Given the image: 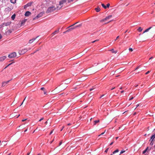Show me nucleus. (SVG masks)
Segmentation results:
<instances>
[{
    "label": "nucleus",
    "instance_id": "nucleus-51",
    "mask_svg": "<svg viewBox=\"0 0 155 155\" xmlns=\"http://www.w3.org/2000/svg\"><path fill=\"white\" fill-rule=\"evenodd\" d=\"M44 93L45 94H47V92L45 91H44Z\"/></svg>",
    "mask_w": 155,
    "mask_h": 155
},
{
    "label": "nucleus",
    "instance_id": "nucleus-64",
    "mask_svg": "<svg viewBox=\"0 0 155 155\" xmlns=\"http://www.w3.org/2000/svg\"><path fill=\"white\" fill-rule=\"evenodd\" d=\"M71 124H70V123H69V124H67L68 125V126H69V125H71Z\"/></svg>",
    "mask_w": 155,
    "mask_h": 155
},
{
    "label": "nucleus",
    "instance_id": "nucleus-4",
    "mask_svg": "<svg viewBox=\"0 0 155 155\" xmlns=\"http://www.w3.org/2000/svg\"><path fill=\"white\" fill-rule=\"evenodd\" d=\"M43 12H41L38 15H37L35 18H33V20H35L36 19H38L39 18L42 17L43 15Z\"/></svg>",
    "mask_w": 155,
    "mask_h": 155
},
{
    "label": "nucleus",
    "instance_id": "nucleus-35",
    "mask_svg": "<svg viewBox=\"0 0 155 155\" xmlns=\"http://www.w3.org/2000/svg\"><path fill=\"white\" fill-rule=\"evenodd\" d=\"M77 23H78V22L75 23H74V24H73V25H71V26H70L68 27V28H70V27H72V26H73L74 25H75Z\"/></svg>",
    "mask_w": 155,
    "mask_h": 155
},
{
    "label": "nucleus",
    "instance_id": "nucleus-37",
    "mask_svg": "<svg viewBox=\"0 0 155 155\" xmlns=\"http://www.w3.org/2000/svg\"><path fill=\"white\" fill-rule=\"evenodd\" d=\"M10 81V80H9V81H7L5 82H4V83H5V84H7L8 83V82Z\"/></svg>",
    "mask_w": 155,
    "mask_h": 155
},
{
    "label": "nucleus",
    "instance_id": "nucleus-49",
    "mask_svg": "<svg viewBox=\"0 0 155 155\" xmlns=\"http://www.w3.org/2000/svg\"><path fill=\"white\" fill-rule=\"evenodd\" d=\"M98 41V39L96 40H95V41H92V43H94V42H96V41Z\"/></svg>",
    "mask_w": 155,
    "mask_h": 155
},
{
    "label": "nucleus",
    "instance_id": "nucleus-3",
    "mask_svg": "<svg viewBox=\"0 0 155 155\" xmlns=\"http://www.w3.org/2000/svg\"><path fill=\"white\" fill-rule=\"evenodd\" d=\"M16 53L15 52H12L9 54L8 55V57L9 58H13L16 56Z\"/></svg>",
    "mask_w": 155,
    "mask_h": 155
},
{
    "label": "nucleus",
    "instance_id": "nucleus-63",
    "mask_svg": "<svg viewBox=\"0 0 155 155\" xmlns=\"http://www.w3.org/2000/svg\"><path fill=\"white\" fill-rule=\"evenodd\" d=\"M90 94L91 96L93 95V94L92 93H91Z\"/></svg>",
    "mask_w": 155,
    "mask_h": 155
},
{
    "label": "nucleus",
    "instance_id": "nucleus-5",
    "mask_svg": "<svg viewBox=\"0 0 155 155\" xmlns=\"http://www.w3.org/2000/svg\"><path fill=\"white\" fill-rule=\"evenodd\" d=\"M112 15H110L106 17L104 19H103L101 21H105L107 20L110 18H111L112 17Z\"/></svg>",
    "mask_w": 155,
    "mask_h": 155
},
{
    "label": "nucleus",
    "instance_id": "nucleus-53",
    "mask_svg": "<svg viewBox=\"0 0 155 155\" xmlns=\"http://www.w3.org/2000/svg\"><path fill=\"white\" fill-rule=\"evenodd\" d=\"M94 88H90L89 90H90V91H92L94 89Z\"/></svg>",
    "mask_w": 155,
    "mask_h": 155
},
{
    "label": "nucleus",
    "instance_id": "nucleus-36",
    "mask_svg": "<svg viewBox=\"0 0 155 155\" xmlns=\"http://www.w3.org/2000/svg\"><path fill=\"white\" fill-rule=\"evenodd\" d=\"M72 28H69V29L67 30V31H68V32H69L70 31L72 30Z\"/></svg>",
    "mask_w": 155,
    "mask_h": 155
},
{
    "label": "nucleus",
    "instance_id": "nucleus-10",
    "mask_svg": "<svg viewBox=\"0 0 155 155\" xmlns=\"http://www.w3.org/2000/svg\"><path fill=\"white\" fill-rule=\"evenodd\" d=\"M31 14V13L29 11H27L25 13V16H28L29 15Z\"/></svg>",
    "mask_w": 155,
    "mask_h": 155
},
{
    "label": "nucleus",
    "instance_id": "nucleus-8",
    "mask_svg": "<svg viewBox=\"0 0 155 155\" xmlns=\"http://www.w3.org/2000/svg\"><path fill=\"white\" fill-rule=\"evenodd\" d=\"M11 22H4L3 23V25H5V26H7L8 25H9L11 23Z\"/></svg>",
    "mask_w": 155,
    "mask_h": 155
},
{
    "label": "nucleus",
    "instance_id": "nucleus-56",
    "mask_svg": "<svg viewBox=\"0 0 155 155\" xmlns=\"http://www.w3.org/2000/svg\"><path fill=\"white\" fill-rule=\"evenodd\" d=\"M114 143V142L113 141V142H112L110 144V145H112V144H113Z\"/></svg>",
    "mask_w": 155,
    "mask_h": 155
},
{
    "label": "nucleus",
    "instance_id": "nucleus-47",
    "mask_svg": "<svg viewBox=\"0 0 155 155\" xmlns=\"http://www.w3.org/2000/svg\"><path fill=\"white\" fill-rule=\"evenodd\" d=\"M43 119H44V118H43V117H42V118H41V119H40L39 120V121H41V120H43Z\"/></svg>",
    "mask_w": 155,
    "mask_h": 155
},
{
    "label": "nucleus",
    "instance_id": "nucleus-42",
    "mask_svg": "<svg viewBox=\"0 0 155 155\" xmlns=\"http://www.w3.org/2000/svg\"><path fill=\"white\" fill-rule=\"evenodd\" d=\"M140 66H138L135 69V70H137L139 68Z\"/></svg>",
    "mask_w": 155,
    "mask_h": 155
},
{
    "label": "nucleus",
    "instance_id": "nucleus-62",
    "mask_svg": "<svg viewBox=\"0 0 155 155\" xmlns=\"http://www.w3.org/2000/svg\"><path fill=\"white\" fill-rule=\"evenodd\" d=\"M153 57H150V58H149V60H150V59H152L153 58Z\"/></svg>",
    "mask_w": 155,
    "mask_h": 155
},
{
    "label": "nucleus",
    "instance_id": "nucleus-24",
    "mask_svg": "<svg viewBox=\"0 0 155 155\" xmlns=\"http://www.w3.org/2000/svg\"><path fill=\"white\" fill-rule=\"evenodd\" d=\"M118 152L119 150L118 149H117L113 152V154H114Z\"/></svg>",
    "mask_w": 155,
    "mask_h": 155
},
{
    "label": "nucleus",
    "instance_id": "nucleus-20",
    "mask_svg": "<svg viewBox=\"0 0 155 155\" xmlns=\"http://www.w3.org/2000/svg\"><path fill=\"white\" fill-rule=\"evenodd\" d=\"M100 121L99 120H95L94 121V125H95L97 123L99 122Z\"/></svg>",
    "mask_w": 155,
    "mask_h": 155
},
{
    "label": "nucleus",
    "instance_id": "nucleus-26",
    "mask_svg": "<svg viewBox=\"0 0 155 155\" xmlns=\"http://www.w3.org/2000/svg\"><path fill=\"white\" fill-rule=\"evenodd\" d=\"M6 84H5V83H4V82H3L2 83V87H4L5 86Z\"/></svg>",
    "mask_w": 155,
    "mask_h": 155
},
{
    "label": "nucleus",
    "instance_id": "nucleus-11",
    "mask_svg": "<svg viewBox=\"0 0 155 155\" xmlns=\"http://www.w3.org/2000/svg\"><path fill=\"white\" fill-rule=\"evenodd\" d=\"M27 19H26L22 20L21 22V25H24Z\"/></svg>",
    "mask_w": 155,
    "mask_h": 155
},
{
    "label": "nucleus",
    "instance_id": "nucleus-7",
    "mask_svg": "<svg viewBox=\"0 0 155 155\" xmlns=\"http://www.w3.org/2000/svg\"><path fill=\"white\" fill-rule=\"evenodd\" d=\"M6 58V56H4L0 57V61H2Z\"/></svg>",
    "mask_w": 155,
    "mask_h": 155
},
{
    "label": "nucleus",
    "instance_id": "nucleus-45",
    "mask_svg": "<svg viewBox=\"0 0 155 155\" xmlns=\"http://www.w3.org/2000/svg\"><path fill=\"white\" fill-rule=\"evenodd\" d=\"M134 98V97H131L130 98V99H129V101L131 100H132L133 99V98Z\"/></svg>",
    "mask_w": 155,
    "mask_h": 155
},
{
    "label": "nucleus",
    "instance_id": "nucleus-44",
    "mask_svg": "<svg viewBox=\"0 0 155 155\" xmlns=\"http://www.w3.org/2000/svg\"><path fill=\"white\" fill-rule=\"evenodd\" d=\"M26 98V97H25V99H24V100H23V101L22 102V103H21V105H20V106H21V105L23 104V102H24V101L25 100V99Z\"/></svg>",
    "mask_w": 155,
    "mask_h": 155
},
{
    "label": "nucleus",
    "instance_id": "nucleus-19",
    "mask_svg": "<svg viewBox=\"0 0 155 155\" xmlns=\"http://www.w3.org/2000/svg\"><path fill=\"white\" fill-rule=\"evenodd\" d=\"M12 9L9 7H8L5 8V10L7 11H10Z\"/></svg>",
    "mask_w": 155,
    "mask_h": 155
},
{
    "label": "nucleus",
    "instance_id": "nucleus-18",
    "mask_svg": "<svg viewBox=\"0 0 155 155\" xmlns=\"http://www.w3.org/2000/svg\"><path fill=\"white\" fill-rule=\"evenodd\" d=\"M59 29H58V30H55L54 32L52 33V34L53 35H55L56 33H58L59 31Z\"/></svg>",
    "mask_w": 155,
    "mask_h": 155
},
{
    "label": "nucleus",
    "instance_id": "nucleus-59",
    "mask_svg": "<svg viewBox=\"0 0 155 155\" xmlns=\"http://www.w3.org/2000/svg\"><path fill=\"white\" fill-rule=\"evenodd\" d=\"M26 120V119H23L22 120V121L23 122H24V121H25Z\"/></svg>",
    "mask_w": 155,
    "mask_h": 155
},
{
    "label": "nucleus",
    "instance_id": "nucleus-15",
    "mask_svg": "<svg viewBox=\"0 0 155 155\" xmlns=\"http://www.w3.org/2000/svg\"><path fill=\"white\" fill-rule=\"evenodd\" d=\"M32 3V2L28 3L27 4H26V6H27L28 7L30 6L31 5Z\"/></svg>",
    "mask_w": 155,
    "mask_h": 155
},
{
    "label": "nucleus",
    "instance_id": "nucleus-21",
    "mask_svg": "<svg viewBox=\"0 0 155 155\" xmlns=\"http://www.w3.org/2000/svg\"><path fill=\"white\" fill-rule=\"evenodd\" d=\"M10 2L11 3H13V4H15L16 2V0H10Z\"/></svg>",
    "mask_w": 155,
    "mask_h": 155
},
{
    "label": "nucleus",
    "instance_id": "nucleus-48",
    "mask_svg": "<svg viewBox=\"0 0 155 155\" xmlns=\"http://www.w3.org/2000/svg\"><path fill=\"white\" fill-rule=\"evenodd\" d=\"M62 143V141H61L59 143V146H60Z\"/></svg>",
    "mask_w": 155,
    "mask_h": 155
},
{
    "label": "nucleus",
    "instance_id": "nucleus-17",
    "mask_svg": "<svg viewBox=\"0 0 155 155\" xmlns=\"http://www.w3.org/2000/svg\"><path fill=\"white\" fill-rule=\"evenodd\" d=\"M16 16V15L15 14H14L11 17V18L12 20H14L15 17Z\"/></svg>",
    "mask_w": 155,
    "mask_h": 155
},
{
    "label": "nucleus",
    "instance_id": "nucleus-13",
    "mask_svg": "<svg viewBox=\"0 0 155 155\" xmlns=\"http://www.w3.org/2000/svg\"><path fill=\"white\" fill-rule=\"evenodd\" d=\"M152 28V27H149L147 29H146V30H145V31H144L143 32V33H144L146 32H148L150 29H151V28Z\"/></svg>",
    "mask_w": 155,
    "mask_h": 155
},
{
    "label": "nucleus",
    "instance_id": "nucleus-14",
    "mask_svg": "<svg viewBox=\"0 0 155 155\" xmlns=\"http://www.w3.org/2000/svg\"><path fill=\"white\" fill-rule=\"evenodd\" d=\"M12 32V30H8L6 32V33L8 34L9 35L10 34H11Z\"/></svg>",
    "mask_w": 155,
    "mask_h": 155
},
{
    "label": "nucleus",
    "instance_id": "nucleus-41",
    "mask_svg": "<svg viewBox=\"0 0 155 155\" xmlns=\"http://www.w3.org/2000/svg\"><path fill=\"white\" fill-rule=\"evenodd\" d=\"M71 28H72V30L74 29H75V28H76L75 26H74V27H71Z\"/></svg>",
    "mask_w": 155,
    "mask_h": 155
},
{
    "label": "nucleus",
    "instance_id": "nucleus-52",
    "mask_svg": "<svg viewBox=\"0 0 155 155\" xmlns=\"http://www.w3.org/2000/svg\"><path fill=\"white\" fill-rule=\"evenodd\" d=\"M64 126H62V128L61 130V131L63 130V129L64 128Z\"/></svg>",
    "mask_w": 155,
    "mask_h": 155
},
{
    "label": "nucleus",
    "instance_id": "nucleus-50",
    "mask_svg": "<svg viewBox=\"0 0 155 155\" xmlns=\"http://www.w3.org/2000/svg\"><path fill=\"white\" fill-rule=\"evenodd\" d=\"M53 130H52L51 131V132L50 133L49 135H51L53 132Z\"/></svg>",
    "mask_w": 155,
    "mask_h": 155
},
{
    "label": "nucleus",
    "instance_id": "nucleus-46",
    "mask_svg": "<svg viewBox=\"0 0 155 155\" xmlns=\"http://www.w3.org/2000/svg\"><path fill=\"white\" fill-rule=\"evenodd\" d=\"M150 72V71H148L145 74L147 75V74H149Z\"/></svg>",
    "mask_w": 155,
    "mask_h": 155
},
{
    "label": "nucleus",
    "instance_id": "nucleus-28",
    "mask_svg": "<svg viewBox=\"0 0 155 155\" xmlns=\"http://www.w3.org/2000/svg\"><path fill=\"white\" fill-rule=\"evenodd\" d=\"M81 24L79 25H76V26H75L76 28H78V27H80L81 26Z\"/></svg>",
    "mask_w": 155,
    "mask_h": 155
},
{
    "label": "nucleus",
    "instance_id": "nucleus-40",
    "mask_svg": "<svg viewBox=\"0 0 155 155\" xmlns=\"http://www.w3.org/2000/svg\"><path fill=\"white\" fill-rule=\"evenodd\" d=\"M125 150H124V151H123V150H122L120 152V154H122V153H124V152H125Z\"/></svg>",
    "mask_w": 155,
    "mask_h": 155
},
{
    "label": "nucleus",
    "instance_id": "nucleus-9",
    "mask_svg": "<svg viewBox=\"0 0 155 155\" xmlns=\"http://www.w3.org/2000/svg\"><path fill=\"white\" fill-rule=\"evenodd\" d=\"M148 147H147V148L143 152V154H144L145 153L147 152V151L148 152L149 151H150V150L151 148L150 149V150H148Z\"/></svg>",
    "mask_w": 155,
    "mask_h": 155
},
{
    "label": "nucleus",
    "instance_id": "nucleus-60",
    "mask_svg": "<svg viewBox=\"0 0 155 155\" xmlns=\"http://www.w3.org/2000/svg\"><path fill=\"white\" fill-rule=\"evenodd\" d=\"M139 105H140L139 104H137V106H136V108H137V107H138V106H139Z\"/></svg>",
    "mask_w": 155,
    "mask_h": 155
},
{
    "label": "nucleus",
    "instance_id": "nucleus-29",
    "mask_svg": "<svg viewBox=\"0 0 155 155\" xmlns=\"http://www.w3.org/2000/svg\"><path fill=\"white\" fill-rule=\"evenodd\" d=\"M33 42V41L32 40V39H31V40H29V43L30 44H31Z\"/></svg>",
    "mask_w": 155,
    "mask_h": 155
},
{
    "label": "nucleus",
    "instance_id": "nucleus-6",
    "mask_svg": "<svg viewBox=\"0 0 155 155\" xmlns=\"http://www.w3.org/2000/svg\"><path fill=\"white\" fill-rule=\"evenodd\" d=\"M67 0H62L60 1L59 2V5H62L64 3H65L66 2Z\"/></svg>",
    "mask_w": 155,
    "mask_h": 155
},
{
    "label": "nucleus",
    "instance_id": "nucleus-31",
    "mask_svg": "<svg viewBox=\"0 0 155 155\" xmlns=\"http://www.w3.org/2000/svg\"><path fill=\"white\" fill-rule=\"evenodd\" d=\"M38 36L36 38H33L32 39V40L33 41V42L35 40H36V39L38 37Z\"/></svg>",
    "mask_w": 155,
    "mask_h": 155
},
{
    "label": "nucleus",
    "instance_id": "nucleus-27",
    "mask_svg": "<svg viewBox=\"0 0 155 155\" xmlns=\"http://www.w3.org/2000/svg\"><path fill=\"white\" fill-rule=\"evenodd\" d=\"M41 49V47H39L38 48V49L36 50V51H38L39 50H40Z\"/></svg>",
    "mask_w": 155,
    "mask_h": 155
},
{
    "label": "nucleus",
    "instance_id": "nucleus-38",
    "mask_svg": "<svg viewBox=\"0 0 155 155\" xmlns=\"http://www.w3.org/2000/svg\"><path fill=\"white\" fill-rule=\"evenodd\" d=\"M129 50L130 51H133V49L132 48H129Z\"/></svg>",
    "mask_w": 155,
    "mask_h": 155
},
{
    "label": "nucleus",
    "instance_id": "nucleus-54",
    "mask_svg": "<svg viewBox=\"0 0 155 155\" xmlns=\"http://www.w3.org/2000/svg\"><path fill=\"white\" fill-rule=\"evenodd\" d=\"M28 7L27 6H26V5H25L24 6V8H26Z\"/></svg>",
    "mask_w": 155,
    "mask_h": 155
},
{
    "label": "nucleus",
    "instance_id": "nucleus-34",
    "mask_svg": "<svg viewBox=\"0 0 155 155\" xmlns=\"http://www.w3.org/2000/svg\"><path fill=\"white\" fill-rule=\"evenodd\" d=\"M110 6V4L109 3H108L107 4L106 6L107 7V8H109V7Z\"/></svg>",
    "mask_w": 155,
    "mask_h": 155
},
{
    "label": "nucleus",
    "instance_id": "nucleus-43",
    "mask_svg": "<svg viewBox=\"0 0 155 155\" xmlns=\"http://www.w3.org/2000/svg\"><path fill=\"white\" fill-rule=\"evenodd\" d=\"M12 64V63H11L10 64H8L6 67H5V68H7V67H8L9 65H11Z\"/></svg>",
    "mask_w": 155,
    "mask_h": 155
},
{
    "label": "nucleus",
    "instance_id": "nucleus-22",
    "mask_svg": "<svg viewBox=\"0 0 155 155\" xmlns=\"http://www.w3.org/2000/svg\"><path fill=\"white\" fill-rule=\"evenodd\" d=\"M112 53H116L117 52V51H114L113 49H112L110 50Z\"/></svg>",
    "mask_w": 155,
    "mask_h": 155
},
{
    "label": "nucleus",
    "instance_id": "nucleus-12",
    "mask_svg": "<svg viewBox=\"0 0 155 155\" xmlns=\"http://www.w3.org/2000/svg\"><path fill=\"white\" fill-rule=\"evenodd\" d=\"M155 138V135L154 134L153 135L150 137V140H152V141H153V140Z\"/></svg>",
    "mask_w": 155,
    "mask_h": 155
},
{
    "label": "nucleus",
    "instance_id": "nucleus-25",
    "mask_svg": "<svg viewBox=\"0 0 155 155\" xmlns=\"http://www.w3.org/2000/svg\"><path fill=\"white\" fill-rule=\"evenodd\" d=\"M101 5L104 8L106 9L107 8V7L104 5V4H102Z\"/></svg>",
    "mask_w": 155,
    "mask_h": 155
},
{
    "label": "nucleus",
    "instance_id": "nucleus-1",
    "mask_svg": "<svg viewBox=\"0 0 155 155\" xmlns=\"http://www.w3.org/2000/svg\"><path fill=\"white\" fill-rule=\"evenodd\" d=\"M58 6L57 8H55L54 6L52 5L48 8L46 11V13H51L58 9Z\"/></svg>",
    "mask_w": 155,
    "mask_h": 155
},
{
    "label": "nucleus",
    "instance_id": "nucleus-33",
    "mask_svg": "<svg viewBox=\"0 0 155 155\" xmlns=\"http://www.w3.org/2000/svg\"><path fill=\"white\" fill-rule=\"evenodd\" d=\"M105 131H106V130H105L104 132L102 133L101 134L99 135L98 136V137H100V136L101 135L104 134V133L105 132Z\"/></svg>",
    "mask_w": 155,
    "mask_h": 155
},
{
    "label": "nucleus",
    "instance_id": "nucleus-55",
    "mask_svg": "<svg viewBox=\"0 0 155 155\" xmlns=\"http://www.w3.org/2000/svg\"><path fill=\"white\" fill-rule=\"evenodd\" d=\"M119 36H117V38H116V39H115V40H114V41H115L117 39H118L119 38Z\"/></svg>",
    "mask_w": 155,
    "mask_h": 155
},
{
    "label": "nucleus",
    "instance_id": "nucleus-58",
    "mask_svg": "<svg viewBox=\"0 0 155 155\" xmlns=\"http://www.w3.org/2000/svg\"><path fill=\"white\" fill-rule=\"evenodd\" d=\"M104 94H103L100 97V98H101V97H103L104 96Z\"/></svg>",
    "mask_w": 155,
    "mask_h": 155
},
{
    "label": "nucleus",
    "instance_id": "nucleus-32",
    "mask_svg": "<svg viewBox=\"0 0 155 155\" xmlns=\"http://www.w3.org/2000/svg\"><path fill=\"white\" fill-rule=\"evenodd\" d=\"M153 141H152V140H151V141L150 144L151 145H153Z\"/></svg>",
    "mask_w": 155,
    "mask_h": 155
},
{
    "label": "nucleus",
    "instance_id": "nucleus-61",
    "mask_svg": "<svg viewBox=\"0 0 155 155\" xmlns=\"http://www.w3.org/2000/svg\"><path fill=\"white\" fill-rule=\"evenodd\" d=\"M2 37L1 34H0V39L2 38Z\"/></svg>",
    "mask_w": 155,
    "mask_h": 155
},
{
    "label": "nucleus",
    "instance_id": "nucleus-23",
    "mask_svg": "<svg viewBox=\"0 0 155 155\" xmlns=\"http://www.w3.org/2000/svg\"><path fill=\"white\" fill-rule=\"evenodd\" d=\"M143 30V29L141 27H140L138 28L137 29V30L139 31V32H141Z\"/></svg>",
    "mask_w": 155,
    "mask_h": 155
},
{
    "label": "nucleus",
    "instance_id": "nucleus-2",
    "mask_svg": "<svg viewBox=\"0 0 155 155\" xmlns=\"http://www.w3.org/2000/svg\"><path fill=\"white\" fill-rule=\"evenodd\" d=\"M28 50L27 48H24L19 51L18 53L20 54H23L26 52Z\"/></svg>",
    "mask_w": 155,
    "mask_h": 155
},
{
    "label": "nucleus",
    "instance_id": "nucleus-39",
    "mask_svg": "<svg viewBox=\"0 0 155 155\" xmlns=\"http://www.w3.org/2000/svg\"><path fill=\"white\" fill-rule=\"evenodd\" d=\"M45 89V88L44 87H42L41 88V90H43L44 91V90Z\"/></svg>",
    "mask_w": 155,
    "mask_h": 155
},
{
    "label": "nucleus",
    "instance_id": "nucleus-16",
    "mask_svg": "<svg viewBox=\"0 0 155 155\" xmlns=\"http://www.w3.org/2000/svg\"><path fill=\"white\" fill-rule=\"evenodd\" d=\"M95 10L97 12H99L100 11V8L99 7H97L96 8Z\"/></svg>",
    "mask_w": 155,
    "mask_h": 155
},
{
    "label": "nucleus",
    "instance_id": "nucleus-57",
    "mask_svg": "<svg viewBox=\"0 0 155 155\" xmlns=\"http://www.w3.org/2000/svg\"><path fill=\"white\" fill-rule=\"evenodd\" d=\"M67 32H68V31H67V30H66V31H64V32H63V33H64V34H65V33H66Z\"/></svg>",
    "mask_w": 155,
    "mask_h": 155
},
{
    "label": "nucleus",
    "instance_id": "nucleus-30",
    "mask_svg": "<svg viewBox=\"0 0 155 155\" xmlns=\"http://www.w3.org/2000/svg\"><path fill=\"white\" fill-rule=\"evenodd\" d=\"M108 150H109V148H107V149H106V150H105V151L104 152H105V153H107V151H108Z\"/></svg>",
    "mask_w": 155,
    "mask_h": 155
}]
</instances>
